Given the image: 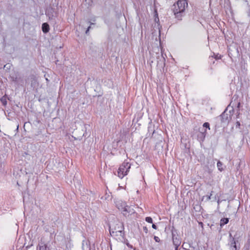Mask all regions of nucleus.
I'll return each mask as SVG.
<instances>
[{
    "mask_svg": "<svg viewBox=\"0 0 250 250\" xmlns=\"http://www.w3.org/2000/svg\"><path fill=\"white\" fill-rule=\"evenodd\" d=\"M188 5L187 0H179L176 4L173 5V12L175 18L178 20H182V17L185 15V8L188 7Z\"/></svg>",
    "mask_w": 250,
    "mask_h": 250,
    "instance_id": "1",
    "label": "nucleus"
},
{
    "mask_svg": "<svg viewBox=\"0 0 250 250\" xmlns=\"http://www.w3.org/2000/svg\"><path fill=\"white\" fill-rule=\"evenodd\" d=\"M124 227L123 223L117 221L114 226L113 225H109V232L111 236H119L123 237Z\"/></svg>",
    "mask_w": 250,
    "mask_h": 250,
    "instance_id": "2",
    "label": "nucleus"
},
{
    "mask_svg": "<svg viewBox=\"0 0 250 250\" xmlns=\"http://www.w3.org/2000/svg\"><path fill=\"white\" fill-rule=\"evenodd\" d=\"M130 168V164L127 162H124L119 167L118 171V176L123 178L127 175V172Z\"/></svg>",
    "mask_w": 250,
    "mask_h": 250,
    "instance_id": "3",
    "label": "nucleus"
},
{
    "mask_svg": "<svg viewBox=\"0 0 250 250\" xmlns=\"http://www.w3.org/2000/svg\"><path fill=\"white\" fill-rule=\"evenodd\" d=\"M182 248L185 250H199L198 245H194L192 243L184 242Z\"/></svg>",
    "mask_w": 250,
    "mask_h": 250,
    "instance_id": "4",
    "label": "nucleus"
},
{
    "mask_svg": "<svg viewBox=\"0 0 250 250\" xmlns=\"http://www.w3.org/2000/svg\"><path fill=\"white\" fill-rule=\"evenodd\" d=\"M172 241L175 246L179 247L181 244V240L177 235L176 230H172Z\"/></svg>",
    "mask_w": 250,
    "mask_h": 250,
    "instance_id": "5",
    "label": "nucleus"
},
{
    "mask_svg": "<svg viewBox=\"0 0 250 250\" xmlns=\"http://www.w3.org/2000/svg\"><path fill=\"white\" fill-rule=\"evenodd\" d=\"M116 206L118 208L122 211L124 214H125V212H128V208L129 207L126 205V203L125 202H118L116 204Z\"/></svg>",
    "mask_w": 250,
    "mask_h": 250,
    "instance_id": "6",
    "label": "nucleus"
},
{
    "mask_svg": "<svg viewBox=\"0 0 250 250\" xmlns=\"http://www.w3.org/2000/svg\"><path fill=\"white\" fill-rule=\"evenodd\" d=\"M229 250H239L240 247L236 246V241L234 238H232L230 242L228 244Z\"/></svg>",
    "mask_w": 250,
    "mask_h": 250,
    "instance_id": "7",
    "label": "nucleus"
},
{
    "mask_svg": "<svg viewBox=\"0 0 250 250\" xmlns=\"http://www.w3.org/2000/svg\"><path fill=\"white\" fill-rule=\"evenodd\" d=\"M227 109L219 116L222 123H226L229 122V115L226 113Z\"/></svg>",
    "mask_w": 250,
    "mask_h": 250,
    "instance_id": "8",
    "label": "nucleus"
},
{
    "mask_svg": "<svg viewBox=\"0 0 250 250\" xmlns=\"http://www.w3.org/2000/svg\"><path fill=\"white\" fill-rule=\"evenodd\" d=\"M45 14L49 19H52L55 16V10L53 8H49L46 10Z\"/></svg>",
    "mask_w": 250,
    "mask_h": 250,
    "instance_id": "9",
    "label": "nucleus"
},
{
    "mask_svg": "<svg viewBox=\"0 0 250 250\" xmlns=\"http://www.w3.org/2000/svg\"><path fill=\"white\" fill-rule=\"evenodd\" d=\"M83 250H90V243L88 241H83L82 243Z\"/></svg>",
    "mask_w": 250,
    "mask_h": 250,
    "instance_id": "10",
    "label": "nucleus"
},
{
    "mask_svg": "<svg viewBox=\"0 0 250 250\" xmlns=\"http://www.w3.org/2000/svg\"><path fill=\"white\" fill-rule=\"evenodd\" d=\"M42 32L44 33H48L50 30L49 25L46 22H44V23H42Z\"/></svg>",
    "mask_w": 250,
    "mask_h": 250,
    "instance_id": "11",
    "label": "nucleus"
},
{
    "mask_svg": "<svg viewBox=\"0 0 250 250\" xmlns=\"http://www.w3.org/2000/svg\"><path fill=\"white\" fill-rule=\"evenodd\" d=\"M39 250H50L47 245L43 242H41L39 245Z\"/></svg>",
    "mask_w": 250,
    "mask_h": 250,
    "instance_id": "12",
    "label": "nucleus"
},
{
    "mask_svg": "<svg viewBox=\"0 0 250 250\" xmlns=\"http://www.w3.org/2000/svg\"><path fill=\"white\" fill-rule=\"evenodd\" d=\"M206 135V129H205L204 131H200L198 134V137L201 141H204Z\"/></svg>",
    "mask_w": 250,
    "mask_h": 250,
    "instance_id": "13",
    "label": "nucleus"
},
{
    "mask_svg": "<svg viewBox=\"0 0 250 250\" xmlns=\"http://www.w3.org/2000/svg\"><path fill=\"white\" fill-rule=\"evenodd\" d=\"M229 221V218H223L220 220V225L221 228H222L223 226L228 224Z\"/></svg>",
    "mask_w": 250,
    "mask_h": 250,
    "instance_id": "14",
    "label": "nucleus"
},
{
    "mask_svg": "<svg viewBox=\"0 0 250 250\" xmlns=\"http://www.w3.org/2000/svg\"><path fill=\"white\" fill-rule=\"evenodd\" d=\"M217 166L218 170H220V171H222L224 170V168L223 167V164L221 161H218L217 164Z\"/></svg>",
    "mask_w": 250,
    "mask_h": 250,
    "instance_id": "15",
    "label": "nucleus"
},
{
    "mask_svg": "<svg viewBox=\"0 0 250 250\" xmlns=\"http://www.w3.org/2000/svg\"><path fill=\"white\" fill-rule=\"evenodd\" d=\"M145 220L148 223H153L152 219L150 217H146V218Z\"/></svg>",
    "mask_w": 250,
    "mask_h": 250,
    "instance_id": "16",
    "label": "nucleus"
},
{
    "mask_svg": "<svg viewBox=\"0 0 250 250\" xmlns=\"http://www.w3.org/2000/svg\"><path fill=\"white\" fill-rule=\"evenodd\" d=\"M246 2H247V5H248V7H249L248 11L247 12L248 16L250 17V4L248 2L247 0H246Z\"/></svg>",
    "mask_w": 250,
    "mask_h": 250,
    "instance_id": "17",
    "label": "nucleus"
},
{
    "mask_svg": "<svg viewBox=\"0 0 250 250\" xmlns=\"http://www.w3.org/2000/svg\"><path fill=\"white\" fill-rule=\"evenodd\" d=\"M203 126L204 127H206V128H208L209 129H210L209 124L208 122H206V123H204Z\"/></svg>",
    "mask_w": 250,
    "mask_h": 250,
    "instance_id": "18",
    "label": "nucleus"
},
{
    "mask_svg": "<svg viewBox=\"0 0 250 250\" xmlns=\"http://www.w3.org/2000/svg\"><path fill=\"white\" fill-rule=\"evenodd\" d=\"M212 192H213V191H211V193L210 194V195H206V196H204V197H203V198H206V200H207V201H208V200H209L210 199V197H211V195H212Z\"/></svg>",
    "mask_w": 250,
    "mask_h": 250,
    "instance_id": "19",
    "label": "nucleus"
},
{
    "mask_svg": "<svg viewBox=\"0 0 250 250\" xmlns=\"http://www.w3.org/2000/svg\"><path fill=\"white\" fill-rule=\"evenodd\" d=\"M154 239L155 241L157 242H159L160 241V238L158 236H155L154 237Z\"/></svg>",
    "mask_w": 250,
    "mask_h": 250,
    "instance_id": "20",
    "label": "nucleus"
},
{
    "mask_svg": "<svg viewBox=\"0 0 250 250\" xmlns=\"http://www.w3.org/2000/svg\"><path fill=\"white\" fill-rule=\"evenodd\" d=\"M11 79H12L13 82H17V77H11Z\"/></svg>",
    "mask_w": 250,
    "mask_h": 250,
    "instance_id": "21",
    "label": "nucleus"
},
{
    "mask_svg": "<svg viewBox=\"0 0 250 250\" xmlns=\"http://www.w3.org/2000/svg\"><path fill=\"white\" fill-rule=\"evenodd\" d=\"M241 124L239 122L237 121L236 124V127L240 128Z\"/></svg>",
    "mask_w": 250,
    "mask_h": 250,
    "instance_id": "22",
    "label": "nucleus"
},
{
    "mask_svg": "<svg viewBox=\"0 0 250 250\" xmlns=\"http://www.w3.org/2000/svg\"><path fill=\"white\" fill-rule=\"evenodd\" d=\"M143 230L146 233H147V232H148V229H147V228L146 227H143Z\"/></svg>",
    "mask_w": 250,
    "mask_h": 250,
    "instance_id": "23",
    "label": "nucleus"
},
{
    "mask_svg": "<svg viewBox=\"0 0 250 250\" xmlns=\"http://www.w3.org/2000/svg\"><path fill=\"white\" fill-rule=\"evenodd\" d=\"M90 28H91V26H89L87 27V29H86V31H85V34H88V32H89V30H90Z\"/></svg>",
    "mask_w": 250,
    "mask_h": 250,
    "instance_id": "24",
    "label": "nucleus"
},
{
    "mask_svg": "<svg viewBox=\"0 0 250 250\" xmlns=\"http://www.w3.org/2000/svg\"><path fill=\"white\" fill-rule=\"evenodd\" d=\"M10 65L9 64H6L4 66V68H6L7 69H10Z\"/></svg>",
    "mask_w": 250,
    "mask_h": 250,
    "instance_id": "25",
    "label": "nucleus"
},
{
    "mask_svg": "<svg viewBox=\"0 0 250 250\" xmlns=\"http://www.w3.org/2000/svg\"><path fill=\"white\" fill-rule=\"evenodd\" d=\"M229 242H230L231 239L234 238L232 236V235L231 233H229Z\"/></svg>",
    "mask_w": 250,
    "mask_h": 250,
    "instance_id": "26",
    "label": "nucleus"
},
{
    "mask_svg": "<svg viewBox=\"0 0 250 250\" xmlns=\"http://www.w3.org/2000/svg\"><path fill=\"white\" fill-rule=\"evenodd\" d=\"M152 227L153 229H157V226L155 224H152Z\"/></svg>",
    "mask_w": 250,
    "mask_h": 250,
    "instance_id": "27",
    "label": "nucleus"
},
{
    "mask_svg": "<svg viewBox=\"0 0 250 250\" xmlns=\"http://www.w3.org/2000/svg\"><path fill=\"white\" fill-rule=\"evenodd\" d=\"M42 225H44L45 224V221L42 220Z\"/></svg>",
    "mask_w": 250,
    "mask_h": 250,
    "instance_id": "28",
    "label": "nucleus"
},
{
    "mask_svg": "<svg viewBox=\"0 0 250 250\" xmlns=\"http://www.w3.org/2000/svg\"><path fill=\"white\" fill-rule=\"evenodd\" d=\"M179 247L175 246V250H178V248Z\"/></svg>",
    "mask_w": 250,
    "mask_h": 250,
    "instance_id": "29",
    "label": "nucleus"
},
{
    "mask_svg": "<svg viewBox=\"0 0 250 250\" xmlns=\"http://www.w3.org/2000/svg\"><path fill=\"white\" fill-rule=\"evenodd\" d=\"M240 105V103H239L238 104L237 107H239Z\"/></svg>",
    "mask_w": 250,
    "mask_h": 250,
    "instance_id": "30",
    "label": "nucleus"
},
{
    "mask_svg": "<svg viewBox=\"0 0 250 250\" xmlns=\"http://www.w3.org/2000/svg\"><path fill=\"white\" fill-rule=\"evenodd\" d=\"M162 58L163 59V60L165 62V59L164 58H163V57H162Z\"/></svg>",
    "mask_w": 250,
    "mask_h": 250,
    "instance_id": "31",
    "label": "nucleus"
},
{
    "mask_svg": "<svg viewBox=\"0 0 250 250\" xmlns=\"http://www.w3.org/2000/svg\"><path fill=\"white\" fill-rule=\"evenodd\" d=\"M3 104H6V101H5V102L3 103Z\"/></svg>",
    "mask_w": 250,
    "mask_h": 250,
    "instance_id": "32",
    "label": "nucleus"
},
{
    "mask_svg": "<svg viewBox=\"0 0 250 250\" xmlns=\"http://www.w3.org/2000/svg\"><path fill=\"white\" fill-rule=\"evenodd\" d=\"M18 128H19V125L17 126V130L18 129Z\"/></svg>",
    "mask_w": 250,
    "mask_h": 250,
    "instance_id": "33",
    "label": "nucleus"
}]
</instances>
